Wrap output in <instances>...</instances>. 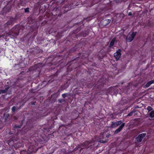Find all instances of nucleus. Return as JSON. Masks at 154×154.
<instances>
[{
  "label": "nucleus",
  "mask_w": 154,
  "mask_h": 154,
  "mask_svg": "<svg viewBox=\"0 0 154 154\" xmlns=\"http://www.w3.org/2000/svg\"><path fill=\"white\" fill-rule=\"evenodd\" d=\"M42 64L40 63H38L35 64V65L31 66L28 69L29 71L31 72L35 71V72L37 71L40 72V68L42 67Z\"/></svg>",
  "instance_id": "4"
},
{
  "label": "nucleus",
  "mask_w": 154,
  "mask_h": 154,
  "mask_svg": "<svg viewBox=\"0 0 154 154\" xmlns=\"http://www.w3.org/2000/svg\"><path fill=\"white\" fill-rule=\"evenodd\" d=\"M152 84L154 83V79L153 80H151Z\"/></svg>",
  "instance_id": "38"
},
{
  "label": "nucleus",
  "mask_w": 154,
  "mask_h": 154,
  "mask_svg": "<svg viewBox=\"0 0 154 154\" xmlns=\"http://www.w3.org/2000/svg\"><path fill=\"white\" fill-rule=\"evenodd\" d=\"M42 154H43L42 153Z\"/></svg>",
  "instance_id": "43"
},
{
  "label": "nucleus",
  "mask_w": 154,
  "mask_h": 154,
  "mask_svg": "<svg viewBox=\"0 0 154 154\" xmlns=\"http://www.w3.org/2000/svg\"><path fill=\"white\" fill-rule=\"evenodd\" d=\"M24 121V120H22L20 122V125H17V124L15 125L14 127V129H18V128H20L21 127V126L23 125Z\"/></svg>",
  "instance_id": "16"
},
{
  "label": "nucleus",
  "mask_w": 154,
  "mask_h": 154,
  "mask_svg": "<svg viewBox=\"0 0 154 154\" xmlns=\"http://www.w3.org/2000/svg\"><path fill=\"white\" fill-rule=\"evenodd\" d=\"M24 104H23L21 106H20L19 107H18L17 110H19L23 106Z\"/></svg>",
  "instance_id": "35"
},
{
  "label": "nucleus",
  "mask_w": 154,
  "mask_h": 154,
  "mask_svg": "<svg viewBox=\"0 0 154 154\" xmlns=\"http://www.w3.org/2000/svg\"><path fill=\"white\" fill-rule=\"evenodd\" d=\"M85 142H84L82 144H81L79 146L80 147L79 148H80V149H79L78 148V149H79L80 151H81L84 148H82V147L83 146H85Z\"/></svg>",
  "instance_id": "24"
},
{
  "label": "nucleus",
  "mask_w": 154,
  "mask_h": 154,
  "mask_svg": "<svg viewBox=\"0 0 154 154\" xmlns=\"http://www.w3.org/2000/svg\"><path fill=\"white\" fill-rule=\"evenodd\" d=\"M111 135L110 134H108L107 135H106V137L107 138H106L104 140H100L99 141V142L101 143H106L108 141L109 139H108V138Z\"/></svg>",
  "instance_id": "14"
},
{
  "label": "nucleus",
  "mask_w": 154,
  "mask_h": 154,
  "mask_svg": "<svg viewBox=\"0 0 154 154\" xmlns=\"http://www.w3.org/2000/svg\"><path fill=\"white\" fill-rule=\"evenodd\" d=\"M102 85H103V84H102Z\"/></svg>",
  "instance_id": "42"
},
{
  "label": "nucleus",
  "mask_w": 154,
  "mask_h": 154,
  "mask_svg": "<svg viewBox=\"0 0 154 154\" xmlns=\"http://www.w3.org/2000/svg\"><path fill=\"white\" fill-rule=\"evenodd\" d=\"M9 88V87H6L5 88V89L4 90L5 91V93H6L8 91V90Z\"/></svg>",
  "instance_id": "34"
},
{
  "label": "nucleus",
  "mask_w": 154,
  "mask_h": 154,
  "mask_svg": "<svg viewBox=\"0 0 154 154\" xmlns=\"http://www.w3.org/2000/svg\"><path fill=\"white\" fill-rule=\"evenodd\" d=\"M10 114L7 112H5L3 115V118L5 120V121L6 122L8 119H9Z\"/></svg>",
  "instance_id": "15"
},
{
  "label": "nucleus",
  "mask_w": 154,
  "mask_h": 154,
  "mask_svg": "<svg viewBox=\"0 0 154 154\" xmlns=\"http://www.w3.org/2000/svg\"><path fill=\"white\" fill-rule=\"evenodd\" d=\"M76 59V60H79V59H77V58L76 59ZM75 60V59H74V60Z\"/></svg>",
  "instance_id": "40"
},
{
  "label": "nucleus",
  "mask_w": 154,
  "mask_h": 154,
  "mask_svg": "<svg viewBox=\"0 0 154 154\" xmlns=\"http://www.w3.org/2000/svg\"><path fill=\"white\" fill-rule=\"evenodd\" d=\"M35 103H36V102H31V105H32V106L35 105Z\"/></svg>",
  "instance_id": "36"
},
{
  "label": "nucleus",
  "mask_w": 154,
  "mask_h": 154,
  "mask_svg": "<svg viewBox=\"0 0 154 154\" xmlns=\"http://www.w3.org/2000/svg\"><path fill=\"white\" fill-rule=\"evenodd\" d=\"M139 108V106H135V109L138 108Z\"/></svg>",
  "instance_id": "39"
},
{
  "label": "nucleus",
  "mask_w": 154,
  "mask_h": 154,
  "mask_svg": "<svg viewBox=\"0 0 154 154\" xmlns=\"http://www.w3.org/2000/svg\"><path fill=\"white\" fill-rule=\"evenodd\" d=\"M132 15V12H129L128 14V16H131Z\"/></svg>",
  "instance_id": "37"
},
{
  "label": "nucleus",
  "mask_w": 154,
  "mask_h": 154,
  "mask_svg": "<svg viewBox=\"0 0 154 154\" xmlns=\"http://www.w3.org/2000/svg\"><path fill=\"white\" fill-rule=\"evenodd\" d=\"M29 8H26L25 9V13L29 12Z\"/></svg>",
  "instance_id": "32"
},
{
  "label": "nucleus",
  "mask_w": 154,
  "mask_h": 154,
  "mask_svg": "<svg viewBox=\"0 0 154 154\" xmlns=\"http://www.w3.org/2000/svg\"><path fill=\"white\" fill-rule=\"evenodd\" d=\"M149 117L152 118H154V110L152 111L149 114Z\"/></svg>",
  "instance_id": "22"
},
{
  "label": "nucleus",
  "mask_w": 154,
  "mask_h": 154,
  "mask_svg": "<svg viewBox=\"0 0 154 154\" xmlns=\"http://www.w3.org/2000/svg\"><path fill=\"white\" fill-rule=\"evenodd\" d=\"M125 123H122V125L120 126L119 127L114 131V134H117L120 132L122 129L125 126Z\"/></svg>",
  "instance_id": "11"
},
{
  "label": "nucleus",
  "mask_w": 154,
  "mask_h": 154,
  "mask_svg": "<svg viewBox=\"0 0 154 154\" xmlns=\"http://www.w3.org/2000/svg\"><path fill=\"white\" fill-rule=\"evenodd\" d=\"M58 101L59 103H61L63 102L64 101V100L63 99H58Z\"/></svg>",
  "instance_id": "30"
},
{
  "label": "nucleus",
  "mask_w": 154,
  "mask_h": 154,
  "mask_svg": "<svg viewBox=\"0 0 154 154\" xmlns=\"http://www.w3.org/2000/svg\"><path fill=\"white\" fill-rule=\"evenodd\" d=\"M147 110L148 111V112H149L151 111H152L153 110V108L151 106H149L147 108Z\"/></svg>",
  "instance_id": "27"
},
{
  "label": "nucleus",
  "mask_w": 154,
  "mask_h": 154,
  "mask_svg": "<svg viewBox=\"0 0 154 154\" xmlns=\"http://www.w3.org/2000/svg\"><path fill=\"white\" fill-rule=\"evenodd\" d=\"M4 30L2 29H0V38L2 37L3 38H5L6 39V40L7 41V37L10 35V34L8 33L4 32L3 34L2 33L4 32Z\"/></svg>",
  "instance_id": "8"
},
{
  "label": "nucleus",
  "mask_w": 154,
  "mask_h": 154,
  "mask_svg": "<svg viewBox=\"0 0 154 154\" xmlns=\"http://www.w3.org/2000/svg\"><path fill=\"white\" fill-rule=\"evenodd\" d=\"M17 106H13L11 109L12 112L14 113L16 110H17Z\"/></svg>",
  "instance_id": "23"
},
{
  "label": "nucleus",
  "mask_w": 154,
  "mask_h": 154,
  "mask_svg": "<svg viewBox=\"0 0 154 154\" xmlns=\"http://www.w3.org/2000/svg\"><path fill=\"white\" fill-rule=\"evenodd\" d=\"M124 123L122 122V121L121 120L117 121L116 122H112L110 127L112 128H116L119 126H120Z\"/></svg>",
  "instance_id": "5"
},
{
  "label": "nucleus",
  "mask_w": 154,
  "mask_h": 154,
  "mask_svg": "<svg viewBox=\"0 0 154 154\" xmlns=\"http://www.w3.org/2000/svg\"><path fill=\"white\" fill-rule=\"evenodd\" d=\"M135 112V111H132L130 112L129 114L127 115V116H131Z\"/></svg>",
  "instance_id": "28"
},
{
  "label": "nucleus",
  "mask_w": 154,
  "mask_h": 154,
  "mask_svg": "<svg viewBox=\"0 0 154 154\" xmlns=\"http://www.w3.org/2000/svg\"><path fill=\"white\" fill-rule=\"evenodd\" d=\"M12 137L8 141V144L10 146H13L15 149H17L18 148L23 147L24 145L22 142H18L19 139L17 137V136H15Z\"/></svg>",
  "instance_id": "2"
},
{
  "label": "nucleus",
  "mask_w": 154,
  "mask_h": 154,
  "mask_svg": "<svg viewBox=\"0 0 154 154\" xmlns=\"http://www.w3.org/2000/svg\"><path fill=\"white\" fill-rule=\"evenodd\" d=\"M100 138L101 139L100 140L106 139L105 135L103 133H100Z\"/></svg>",
  "instance_id": "20"
},
{
  "label": "nucleus",
  "mask_w": 154,
  "mask_h": 154,
  "mask_svg": "<svg viewBox=\"0 0 154 154\" xmlns=\"http://www.w3.org/2000/svg\"><path fill=\"white\" fill-rule=\"evenodd\" d=\"M69 94L68 93H64L62 95V96L64 98H65L66 97H67L69 96Z\"/></svg>",
  "instance_id": "26"
},
{
  "label": "nucleus",
  "mask_w": 154,
  "mask_h": 154,
  "mask_svg": "<svg viewBox=\"0 0 154 154\" xmlns=\"http://www.w3.org/2000/svg\"><path fill=\"white\" fill-rule=\"evenodd\" d=\"M137 34L136 32H133L130 35H128L126 37V40L128 42H131L134 39Z\"/></svg>",
  "instance_id": "6"
},
{
  "label": "nucleus",
  "mask_w": 154,
  "mask_h": 154,
  "mask_svg": "<svg viewBox=\"0 0 154 154\" xmlns=\"http://www.w3.org/2000/svg\"><path fill=\"white\" fill-rule=\"evenodd\" d=\"M38 131H36L31 136L30 138V141H28L29 145L28 151L23 150L20 152V154H27L28 153H30L32 152H36L38 149L40 148L39 147H38V143H43L44 138L42 136L41 134H38Z\"/></svg>",
  "instance_id": "1"
},
{
  "label": "nucleus",
  "mask_w": 154,
  "mask_h": 154,
  "mask_svg": "<svg viewBox=\"0 0 154 154\" xmlns=\"http://www.w3.org/2000/svg\"><path fill=\"white\" fill-rule=\"evenodd\" d=\"M69 86V85L67 83L64 84L63 85H62L61 86L60 89L58 90V92H59L60 91H63L67 89Z\"/></svg>",
  "instance_id": "13"
},
{
  "label": "nucleus",
  "mask_w": 154,
  "mask_h": 154,
  "mask_svg": "<svg viewBox=\"0 0 154 154\" xmlns=\"http://www.w3.org/2000/svg\"><path fill=\"white\" fill-rule=\"evenodd\" d=\"M146 134L145 133L140 134L135 138V140L137 143H140L142 141L144 137L146 136Z\"/></svg>",
  "instance_id": "7"
},
{
  "label": "nucleus",
  "mask_w": 154,
  "mask_h": 154,
  "mask_svg": "<svg viewBox=\"0 0 154 154\" xmlns=\"http://www.w3.org/2000/svg\"><path fill=\"white\" fill-rule=\"evenodd\" d=\"M24 29V26L17 25L13 27L12 29L11 30L13 33L17 36L19 34L20 32L22 31Z\"/></svg>",
  "instance_id": "3"
},
{
  "label": "nucleus",
  "mask_w": 154,
  "mask_h": 154,
  "mask_svg": "<svg viewBox=\"0 0 154 154\" xmlns=\"http://www.w3.org/2000/svg\"><path fill=\"white\" fill-rule=\"evenodd\" d=\"M57 37L59 38H60L62 36V33L60 32H58L56 35Z\"/></svg>",
  "instance_id": "25"
},
{
  "label": "nucleus",
  "mask_w": 154,
  "mask_h": 154,
  "mask_svg": "<svg viewBox=\"0 0 154 154\" xmlns=\"http://www.w3.org/2000/svg\"><path fill=\"white\" fill-rule=\"evenodd\" d=\"M44 129L47 131H48L50 130V129H51V127L48 128H44Z\"/></svg>",
  "instance_id": "31"
},
{
  "label": "nucleus",
  "mask_w": 154,
  "mask_h": 154,
  "mask_svg": "<svg viewBox=\"0 0 154 154\" xmlns=\"http://www.w3.org/2000/svg\"><path fill=\"white\" fill-rule=\"evenodd\" d=\"M115 41V38H113L112 40L111 41L109 47L110 48H111L114 45V43Z\"/></svg>",
  "instance_id": "18"
},
{
  "label": "nucleus",
  "mask_w": 154,
  "mask_h": 154,
  "mask_svg": "<svg viewBox=\"0 0 154 154\" xmlns=\"http://www.w3.org/2000/svg\"><path fill=\"white\" fill-rule=\"evenodd\" d=\"M5 91L4 90L1 89L0 90V94L5 93Z\"/></svg>",
  "instance_id": "29"
},
{
  "label": "nucleus",
  "mask_w": 154,
  "mask_h": 154,
  "mask_svg": "<svg viewBox=\"0 0 154 154\" xmlns=\"http://www.w3.org/2000/svg\"><path fill=\"white\" fill-rule=\"evenodd\" d=\"M13 23V22L12 21H9L8 22H7L4 25V26L5 27H6L12 24Z\"/></svg>",
  "instance_id": "21"
},
{
  "label": "nucleus",
  "mask_w": 154,
  "mask_h": 154,
  "mask_svg": "<svg viewBox=\"0 0 154 154\" xmlns=\"http://www.w3.org/2000/svg\"><path fill=\"white\" fill-rule=\"evenodd\" d=\"M76 59V60H79V59H77V58L76 59ZM75 60V59H74V60Z\"/></svg>",
  "instance_id": "41"
},
{
  "label": "nucleus",
  "mask_w": 154,
  "mask_h": 154,
  "mask_svg": "<svg viewBox=\"0 0 154 154\" xmlns=\"http://www.w3.org/2000/svg\"><path fill=\"white\" fill-rule=\"evenodd\" d=\"M88 32L86 31H81L78 35H76L75 38H78V37H85L88 35Z\"/></svg>",
  "instance_id": "10"
},
{
  "label": "nucleus",
  "mask_w": 154,
  "mask_h": 154,
  "mask_svg": "<svg viewBox=\"0 0 154 154\" xmlns=\"http://www.w3.org/2000/svg\"><path fill=\"white\" fill-rule=\"evenodd\" d=\"M114 55L116 61L118 60L121 55V50L120 49H118L114 54Z\"/></svg>",
  "instance_id": "9"
},
{
  "label": "nucleus",
  "mask_w": 154,
  "mask_h": 154,
  "mask_svg": "<svg viewBox=\"0 0 154 154\" xmlns=\"http://www.w3.org/2000/svg\"><path fill=\"white\" fill-rule=\"evenodd\" d=\"M110 19H106L102 21V24L104 26H106L108 25L111 22Z\"/></svg>",
  "instance_id": "17"
},
{
  "label": "nucleus",
  "mask_w": 154,
  "mask_h": 154,
  "mask_svg": "<svg viewBox=\"0 0 154 154\" xmlns=\"http://www.w3.org/2000/svg\"><path fill=\"white\" fill-rule=\"evenodd\" d=\"M88 56L89 54L87 53H85L80 54L79 55V57H77V59H80V58L83 59L88 57Z\"/></svg>",
  "instance_id": "12"
},
{
  "label": "nucleus",
  "mask_w": 154,
  "mask_h": 154,
  "mask_svg": "<svg viewBox=\"0 0 154 154\" xmlns=\"http://www.w3.org/2000/svg\"><path fill=\"white\" fill-rule=\"evenodd\" d=\"M152 83L151 81H150L148 82H147L146 84L144 86V88H148L149 87Z\"/></svg>",
  "instance_id": "19"
},
{
  "label": "nucleus",
  "mask_w": 154,
  "mask_h": 154,
  "mask_svg": "<svg viewBox=\"0 0 154 154\" xmlns=\"http://www.w3.org/2000/svg\"><path fill=\"white\" fill-rule=\"evenodd\" d=\"M69 8V6H68V5H66L65 6V8ZM70 10V9H69V8H68V9H67L66 10V11H69Z\"/></svg>",
  "instance_id": "33"
}]
</instances>
